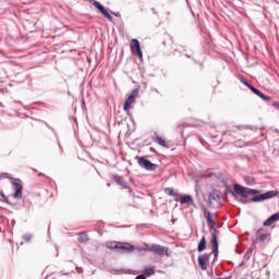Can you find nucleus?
Masks as SVG:
<instances>
[{"label":"nucleus","mask_w":279,"mask_h":279,"mask_svg":"<svg viewBox=\"0 0 279 279\" xmlns=\"http://www.w3.org/2000/svg\"><path fill=\"white\" fill-rule=\"evenodd\" d=\"M207 223L209 228V232H211V239H210V244H211V252L214 254L215 260H217L219 256V234H221V231L217 229V223L215 220H213V214L210 211H207Z\"/></svg>","instance_id":"f257e3e1"},{"label":"nucleus","mask_w":279,"mask_h":279,"mask_svg":"<svg viewBox=\"0 0 279 279\" xmlns=\"http://www.w3.org/2000/svg\"><path fill=\"white\" fill-rule=\"evenodd\" d=\"M107 247L117 254H133L134 250H138V247L133 244L119 241L107 242Z\"/></svg>","instance_id":"f03ea898"},{"label":"nucleus","mask_w":279,"mask_h":279,"mask_svg":"<svg viewBox=\"0 0 279 279\" xmlns=\"http://www.w3.org/2000/svg\"><path fill=\"white\" fill-rule=\"evenodd\" d=\"M257 193H258V191H256V190H252V189L245 187L239 183H235L233 185V191L231 192V195H233V197H236V195H240V197L247 199V197H250V195H256Z\"/></svg>","instance_id":"7ed1b4c3"},{"label":"nucleus","mask_w":279,"mask_h":279,"mask_svg":"<svg viewBox=\"0 0 279 279\" xmlns=\"http://www.w3.org/2000/svg\"><path fill=\"white\" fill-rule=\"evenodd\" d=\"M144 250L145 252H151L156 256H169V247L159 244H145Z\"/></svg>","instance_id":"20e7f679"},{"label":"nucleus","mask_w":279,"mask_h":279,"mask_svg":"<svg viewBox=\"0 0 279 279\" xmlns=\"http://www.w3.org/2000/svg\"><path fill=\"white\" fill-rule=\"evenodd\" d=\"M137 160V165L138 167H141L142 169H146V171H156V169H158V165L153 163L149 159L145 158V157H135Z\"/></svg>","instance_id":"39448f33"},{"label":"nucleus","mask_w":279,"mask_h":279,"mask_svg":"<svg viewBox=\"0 0 279 279\" xmlns=\"http://www.w3.org/2000/svg\"><path fill=\"white\" fill-rule=\"evenodd\" d=\"M278 195V191H268L264 194L255 195L251 198V202L258 203L265 202V199H271V197H276Z\"/></svg>","instance_id":"423d86ee"},{"label":"nucleus","mask_w":279,"mask_h":279,"mask_svg":"<svg viewBox=\"0 0 279 279\" xmlns=\"http://www.w3.org/2000/svg\"><path fill=\"white\" fill-rule=\"evenodd\" d=\"M89 1H90L92 5H94V8H96V10L98 12H100L107 21H110L112 23V21H113L112 15H110V13H108L106 8L101 3H99V1H96V0H89Z\"/></svg>","instance_id":"0eeeda50"},{"label":"nucleus","mask_w":279,"mask_h":279,"mask_svg":"<svg viewBox=\"0 0 279 279\" xmlns=\"http://www.w3.org/2000/svg\"><path fill=\"white\" fill-rule=\"evenodd\" d=\"M131 51L137 54L140 60H143V50H141V41H138V39L131 40Z\"/></svg>","instance_id":"6e6552de"},{"label":"nucleus","mask_w":279,"mask_h":279,"mask_svg":"<svg viewBox=\"0 0 279 279\" xmlns=\"http://www.w3.org/2000/svg\"><path fill=\"white\" fill-rule=\"evenodd\" d=\"M211 254H202L198 256V267L202 271H206L208 269V263L210 262Z\"/></svg>","instance_id":"1a4fd4ad"},{"label":"nucleus","mask_w":279,"mask_h":279,"mask_svg":"<svg viewBox=\"0 0 279 279\" xmlns=\"http://www.w3.org/2000/svg\"><path fill=\"white\" fill-rule=\"evenodd\" d=\"M12 184L14 189L13 197H15V199H21V197H23V185L21 184V181H14Z\"/></svg>","instance_id":"9d476101"},{"label":"nucleus","mask_w":279,"mask_h":279,"mask_svg":"<svg viewBox=\"0 0 279 279\" xmlns=\"http://www.w3.org/2000/svg\"><path fill=\"white\" fill-rule=\"evenodd\" d=\"M220 199H221V193L219 191L213 190L209 193V196H208L209 206H213V204H215V202H219Z\"/></svg>","instance_id":"9b49d317"},{"label":"nucleus","mask_w":279,"mask_h":279,"mask_svg":"<svg viewBox=\"0 0 279 279\" xmlns=\"http://www.w3.org/2000/svg\"><path fill=\"white\" fill-rule=\"evenodd\" d=\"M250 90H252V93H254V95H257V97H259L264 101H271V98L269 96L263 94V92H260L258 88H256L254 86H250Z\"/></svg>","instance_id":"f8f14e48"},{"label":"nucleus","mask_w":279,"mask_h":279,"mask_svg":"<svg viewBox=\"0 0 279 279\" xmlns=\"http://www.w3.org/2000/svg\"><path fill=\"white\" fill-rule=\"evenodd\" d=\"M153 141L154 143H157V145H160L161 147H166L167 149H169V144H167V141L162 138L160 135H158V133L154 134Z\"/></svg>","instance_id":"ddd939ff"},{"label":"nucleus","mask_w":279,"mask_h":279,"mask_svg":"<svg viewBox=\"0 0 279 279\" xmlns=\"http://www.w3.org/2000/svg\"><path fill=\"white\" fill-rule=\"evenodd\" d=\"M134 101H136V99L134 98V96H129L123 105V110L124 112H126L128 114H130V107L132 106V104H134Z\"/></svg>","instance_id":"4468645a"},{"label":"nucleus","mask_w":279,"mask_h":279,"mask_svg":"<svg viewBox=\"0 0 279 279\" xmlns=\"http://www.w3.org/2000/svg\"><path fill=\"white\" fill-rule=\"evenodd\" d=\"M114 181L118 186H122V189H130V186H128V182H125L122 177L116 175Z\"/></svg>","instance_id":"2eb2a0df"},{"label":"nucleus","mask_w":279,"mask_h":279,"mask_svg":"<svg viewBox=\"0 0 279 279\" xmlns=\"http://www.w3.org/2000/svg\"><path fill=\"white\" fill-rule=\"evenodd\" d=\"M180 204H187V206H195V203L193 202V197H191V195H184L180 199Z\"/></svg>","instance_id":"dca6fc26"},{"label":"nucleus","mask_w":279,"mask_h":279,"mask_svg":"<svg viewBox=\"0 0 279 279\" xmlns=\"http://www.w3.org/2000/svg\"><path fill=\"white\" fill-rule=\"evenodd\" d=\"M78 243H88L90 241V238H88V233L81 232L77 238Z\"/></svg>","instance_id":"f3484780"},{"label":"nucleus","mask_w":279,"mask_h":279,"mask_svg":"<svg viewBox=\"0 0 279 279\" xmlns=\"http://www.w3.org/2000/svg\"><path fill=\"white\" fill-rule=\"evenodd\" d=\"M204 250H206V236L203 235L201 241L198 242V245H197V251L198 252H204Z\"/></svg>","instance_id":"a211bd4d"},{"label":"nucleus","mask_w":279,"mask_h":279,"mask_svg":"<svg viewBox=\"0 0 279 279\" xmlns=\"http://www.w3.org/2000/svg\"><path fill=\"white\" fill-rule=\"evenodd\" d=\"M154 274H156V270H154V267H149V266L144 267V276H146V278L154 276Z\"/></svg>","instance_id":"6ab92c4d"},{"label":"nucleus","mask_w":279,"mask_h":279,"mask_svg":"<svg viewBox=\"0 0 279 279\" xmlns=\"http://www.w3.org/2000/svg\"><path fill=\"white\" fill-rule=\"evenodd\" d=\"M276 218L274 217V215H271L268 219L264 221V226L267 228L269 226H272V223H276Z\"/></svg>","instance_id":"aec40b11"},{"label":"nucleus","mask_w":279,"mask_h":279,"mask_svg":"<svg viewBox=\"0 0 279 279\" xmlns=\"http://www.w3.org/2000/svg\"><path fill=\"white\" fill-rule=\"evenodd\" d=\"M166 193H168L170 197H178V192L171 187L166 189Z\"/></svg>","instance_id":"412c9836"},{"label":"nucleus","mask_w":279,"mask_h":279,"mask_svg":"<svg viewBox=\"0 0 279 279\" xmlns=\"http://www.w3.org/2000/svg\"><path fill=\"white\" fill-rule=\"evenodd\" d=\"M23 241H25V243H31L32 239H34V235L32 234H25L22 236Z\"/></svg>","instance_id":"4be33fe9"},{"label":"nucleus","mask_w":279,"mask_h":279,"mask_svg":"<svg viewBox=\"0 0 279 279\" xmlns=\"http://www.w3.org/2000/svg\"><path fill=\"white\" fill-rule=\"evenodd\" d=\"M252 252H253L252 248H248V250L246 251V253L244 254L245 260H250V258H252Z\"/></svg>","instance_id":"5701e85b"},{"label":"nucleus","mask_w":279,"mask_h":279,"mask_svg":"<svg viewBox=\"0 0 279 279\" xmlns=\"http://www.w3.org/2000/svg\"><path fill=\"white\" fill-rule=\"evenodd\" d=\"M138 92H140V89L135 88L132 90L131 95H129V96H133V99H136V97H138Z\"/></svg>","instance_id":"b1692460"},{"label":"nucleus","mask_w":279,"mask_h":279,"mask_svg":"<svg viewBox=\"0 0 279 279\" xmlns=\"http://www.w3.org/2000/svg\"><path fill=\"white\" fill-rule=\"evenodd\" d=\"M267 234H262V235H259V241L262 242V243H265V241H267Z\"/></svg>","instance_id":"393cba45"},{"label":"nucleus","mask_w":279,"mask_h":279,"mask_svg":"<svg viewBox=\"0 0 279 279\" xmlns=\"http://www.w3.org/2000/svg\"><path fill=\"white\" fill-rule=\"evenodd\" d=\"M242 84H244V86H247V88H250V86H253L252 84H250L247 81L242 80Z\"/></svg>","instance_id":"a878e982"},{"label":"nucleus","mask_w":279,"mask_h":279,"mask_svg":"<svg viewBox=\"0 0 279 279\" xmlns=\"http://www.w3.org/2000/svg\"><path fill=\"white\" fill-rule=\"evenodd\" d=\"M272 216H274V218L276 219V221H278V220H279V211H278V213H276V214H274Z\"/></svg>","instance_id":"bb28decb"},{"label":"nucleus","mask_w":279,"mask_h":279,"mask_svg":"<svg viewBox=\"0 0 279 279\" xmlns=\"http://www.w3.org/2000/svg\"><path fill=\"white\" fill-rule=\"evenodd\" d=\"M114 14V16H121V13H113Z\"/></svg>","instance_id":"cd10ccee"},{"label":"nucleus","mask_w":279,"mask_h":279,"mask_svg":"<svg viewBox=\"0 0 279 279\" xmlns=\"http://www.w3.org/2000/svg\"><path fill=\"white\" fill-rule=\"evenodd\" d=\"M0 197H4L3 192H0Z\"/></svg>","instance_id":"c85d7f7f"},{"label":"nucleus","mask_w":279,"mask_h":279,"mask_svg":"<svg viewBox=\"0 0 279 279\" xmlns=\"http://www.w3.org/2000/svg\"><path fill=\"white\" fill-rule=\"evenodd\" d=\"M7 178H8L9 180H12V177H9L8 174H7Z\"/></svg>","instance_id":"c756f323"},{"label":"nucleus","mask_w":279,"mask_h":279,"mask_svg":"<svg viewBox=\"0 0 279 279\" xmlns=\"http://www.w3.org/2000/svg\"><path fill=\"white\" fill-rule=\"evenodd\" d=\"M154 14H156V9H153Z\"/></svg>","instance_id":"7c9ffc66"},{"label":"nucleus","mask_w":279,"mask_h":279,"mask_svg":"<svg viewBox=\"0 0 279 279\" xmlns=\"http://www.w3.org/2000/svg\"><path fill=\"white\" fill-rule=\"evenodd\" d=\"M107 186H110V183H107Z\"/></svg>","instance_id":"2f4dec72"},{"label":"nucleus","mask_w":279,"mask_h":279,"mask_svg":"<svg viewBox=\"0 0 279 279\" xmlns=\"http://www.w3.org/2000/svg\"><path fill=\"white\" fill-rule=\"evenodd\" d=\"M36 171H37V170H36V169H34V172H35V173H36Z\"/></svg>","instance_id":"473e14b6"},{"label":"nucleus","mask_w":279,"mask_h":279,"mask_svg":"<svg viewBox=\"0 0 279 279\" xmlns=\"http://www.w3.org/2000/svg\"><path fill=\"white\" fill-rule=\"evenodd\" d=\"M203 210H205V213H208V210L206 211V209H203Z\"/></svg>","instance_id":"72a5a7b5"},{"label":"nucleus","mask_w":279,"mask_h":279,"mask_svg":"<svg viewBox=\"0 0 279 279\" xmlns=\"http://www.w3.org/2000/svg\"><path fill=\"white\" fill-rule=\"evenodd\" d=\"M39 175H43V173H39Z\"/></svg>","instance_id":"f704fd0d"},{"label":"nucleus","mask_w":279,"mask_h":279,"mask_svg":"<svg viewBox=\"0 0 279 279\" xmlns=\"http://www.w3.org/2000/svg\"><path fill=\"white\" fill-rule=\"evenodd\" d=\"M129 206H132L131 204H129Z\"/></svg>","instance_id":"c9c22d12"}]
</instances>
